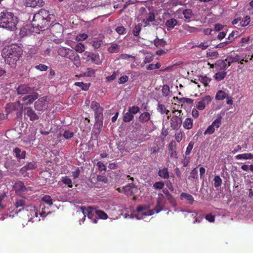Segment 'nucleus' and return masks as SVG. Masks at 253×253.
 <instances>
[{
  "label": "nucleus",
  "mask_w": 253,
  "mask_h": 253,
  "mask_svg": "<svg viewBox=\"0 0 253 253\" xmlns=\"http://www.w3.org/2000/svg\"><path fill=\"white\" fill-rule=\"evenodd\" d=\"M68 59L72 61L73 64H74V65H76V66H80L81 64L80 59V56L78 55L77 53Z\"/></svg>",
  "instance_id": "38"
},
{
  "label": "nucleus",
  "mask_w": 253,
  "mask_h": 253,
  "mask_svg": "<svg viewBox=\"0 0 253 253\" xmlns=\"http://www.w3.org/2000/svg\"><path fill=\"white\" fill-rule=\"evenodd\" d=\"M165 197L163 194H159V197L157 200V204L155 207L154 209H152V211H154V213H158L162 211L165 206Z\"/></svg>",
  "instance_id": "15"
},
{
  "label": "nucleus",
  "mask_w": 253,
  "mask_h": 253,
  "mask_svg": "<svg viewBox=\"0 0 253 253\" xmlns=\"http://www.w3.org/2000/svg\"><path fill=\"white\" fill-rule=\"evenodd\" d=\"M38 97V94L37 92H34L31 95H27L23 97L22 101L24 102L26 105L32 104L34 101L36 100Z\"/></svg>",
  "instance_id": "20"
},
{
  "label": "nucleus",
  "mask_w": 253,
  "mask_h": 253,
  "mask_svg": "<svg viewBox=\"0 0 253 253\" xmlns=\"http://www.w3.org/2000/svg\"><path fill=\"white\" fill-rule=\"evenodd\" d=\"M238 31H233L231 32V33L229 35L228 37V41L227 42H231L233 41L238 36Z\"/></svg>",
  "instance_id": "60"
},
{
  "label": "nucleus",
  "mask_w": 253,
  "mask_h": 253,
  "mask_svg": "<svg viewBox=\"0 0 253 253\" xmlns=\"http://www.w3.org/2000/svg\"><path fill=\"white\" fill-rule=\"evenodd\" d=\"M173 114L177 113L170 118V126L172 130H177L180 128L182 124V113L181 110H172Z\"/></svg>",
  "instance_id": "5"
},
{
  "label": "nucleus",
  "mask_w": 253,
  "mask_h": 253,
  "mask_svg": "<svg viewBox=\"0 0 253 253\" xmlns=\"http://www.w3.org/2000/svg\"><path fill=\"white\" fill-rule=\"evenodd\" d=\"M177 21L176 19H170L168 20L165 23L167 26V30L169 31L173 29L176 25Z\"/></svg>",
  "instance_id": "33"
},
{
  "label": "nucleus",
  "mask_w": 253,
  "mask_h": 253,
  "mask_svg": "<svg viewBox=\"0 0 253 253\" xmlns=\"http://www.w3.org/2000/svg\"><path fill=\"white\" fill-rule=\"evenodd\" d=\"M25 210L29 212V213H27V215L29 217V220L33 222L34 221L33 219L38 217V209L34 206H26V209Z\"/></svg>",
  "instance_id": "16"
},
{
  "label": "nucleus",
  "mask_w": 253,
  "mask_h": 253,
  "mask_svg": "<svg viewBox=\"0 0 253 253\" xmlns=\"http://www.w3.org/2000/svg\"><path fill=\"white\" fill-rule=\"evenodd\" d=\"M251 22V17L248 15L244 16L243 18H241V21H239V24L238 25L241 27H246L249 25Z\"/></svg>",
  "instance_id": "34"
},
{
  "label": "nucleus",
  "mask_w": 253,
  "mask_h": 253,
  "mask_svg": "<svg viewBox=\"0 0 253 253\" xmlns=\"http://www.w3.org/2000/svg\"><path fill=\"white\" fill-rule=\"evenodd\" d=\"M183 14L186 19H190L192 15V11L190 9H186L183 11Z\"/></svg>",
  "instance_id": "61"
},
{
  "label": "nucleus",
  "mask_w": 253,
  "mask_h": 253,
  "mask_svg": "<svg viewBox=\"0 0 253 253\" xmlns=\"http://www.w3.org/2000/svg\"><path fill=\"white\" fill-rule=\"evenodd\" d=\"M241 168L244 171H248L250 170L253 173V164L250 165H244L241 166Z\"/></svg>",
  "instance_id": "62"
},
{
  "label": "nucleus",
  "mask_w": 253,
  "mask_h": 253,
  "mask_svg": "<svg viewBox=\"0 0 253 253\" xmlns=\"http://www.w3.org/2000/svg\"><path fill=\"white\" fill-rule=\"evenodd\" d=\"M24 110L26 111V115L30 121L34 122L39 120V116L31 107L25 108Z\"/></svg>",
  "instance_id": "18"
},
{
  "label": "nucleus",
  "mask_w": 253,
  "mask_h": 253,
  "mask_svg": "<svg viewBox=\"0 0 253 253\" xmlns=\"http://www.w3.org/2000/svg\"><path fill=\"white\" fill-rule=\"evenodd\" d=\"M164 186L165 184L164 182H156L154 184L153 187L156 190H161L163 189Z\"/></svg>",
  "instance_id": "58"
},
{
  "label": "nucleus",
  "mask_w": 253,
  "mask_h": 253,
  "mask_svg": "<svg viewBox=\"0 0 253 253\" xmlns=\"http://www.w3.org/2000/svg\"><path fill=\"white\" fill-rule=\"evenodd\" d=\"M75 49L76 52L81 53L85 49V47L82 43H78L75 45Z\"/></svg>",
  "instance_id": "53"
},
{
  "label": "nucleus",
  "mask_w": 253,
  "mask_h": 253,
  "mask_svg": "<svg viewBox=\"0 0 253 253\" xmlns=\"http://www.w3.org/2000/svg\"><path fill=\"white\" fill-rule=\"evenodd\" d=\"M90 6V0H72L71 8L75 12L87 9Z\"/></svg>",
  "instance_id": "6"
},
{
  "label": "nucleus",
  "mask_w": 253,
  "mask_h": 253,
  "mask_svg": "<svg viewBox=\"0 0 253 253\" xmlns=\"http://www.w3.org/2000/svg\"><path fill=\"white\" fill-rule=\"evenodd\" d=\"M103 36L98 38H93L90 40V43L94 48L97 49L100 47L103 44Z\"/></svg>",
  "instance_id": "23"
},
{
  "label": "nucleus",
  "mask_w": 253,
  "mask_h": 253,
  "mask_svg": "<svg viewBox=\"0 0 253 253\" xmlns=\"http://www.w3.org/2000/svg\"><path fill=\"white\" fill-rule=\"evenodd\" d=\"M95 74V70L91 68H88L84 73V76L87 77H92Z\"/></svg>",
  "instance_id": "46"
},
{
  "label": "nucleus",
  "mask_w": 253,
  "mask_h": 253,
  "mask_svg": "<svg viewBox=\"0 0 253 253\" xmlns=\"http://www.w3.org/2000/svg\"><path fill=\"white\" fill-rule=\"evenodd\" d=\"M154 43L155 46H156L157 48L164 47L167 45L166 42L164 41L163 39H159V38L155 39L154 41Z\"/></svg>",
  "instance_id": "36"
},
{
  "label": "nucleus",
  "mask_w": 253,
  "mask_h": 253,
  "mask_svg": "<svg viewBox=\"0 0 253 253\" xmlns=\"http://www.w3.org/2000/svg\"><path fill=\"white\" fill-rule=\"evenodd\" d=\"M26 200L25 198H16L14 202V211L18 213L26 209Z\"/></svg>",
  "instance_id": "9"
},
{
  "label": "nucleus",
  "mask_w": 253,
  "mask_h": 253,
  "mask_svg": "<svg viewBox=\"0 0 253 253\" xmlns=\"http://www.w3.org/2000/svg\"><path fill=\"white\" fill-rule=\"evenodd\" d=\"M229 97V95L228 93H226L225 91L222 90H218L217 93H216L215 98V100H222L225 99H228Z\"/></svg>",
  "instance_id": "29"
},
{
  "label": "nucleus",
  "mask_w": 253,
  "mask_h": 253,
  "mask_svg": "<svg viewBox=\"0 0 253 253\" xmlns=\"http://www.w3.org/2000/svg\"><path fill=\"white\" fill-rule=\"evenodd\" d=\"M161 67V64L159 62H157L155 64H151L146 66V69L147 70H152L156 69H159Z\"/></svg>",
  "instance_id": "54"
},
{
  "label": "nucleus",
  "mask_w": 253,
  "mask_h": 253,
  "mask_svg": "<svg viewBox=\"0 0 253 253\" xmlns=\"http://www.w3.org/2000/svg\"><path fill=\"white\" fill-rule=\"evenodd\" d=\"M230 65V64L226 62L224 60H218L215 64V67L218 70H223L225 71Z\"/></svg>",
  "instance_id": "26"
},
{
  "label": "nucleus",
  "mask_w": 253,
  "mask_h": 253,
  "mask_svg": "<svg viewBox=\"0 0 253 253\" xmlns=\"http://www.w3.org/2000/svg\"><path fill=\"white\" fill-rule=\"evenodd\" d=\"M213 182H214V183H213L214 187L218 188L222 184V179L219 175H215L214 178H213Z\"/></svg>",
  "instance_id": "48"
},
{
  "label": "nucleus",
  "mask_w": 253,
  "mask_h": 253,
  "mask_svg": "<svg viewBox=\"0 0 253 253\" xmlns=\"http://www.w3.org/2000/svg\"><path fill=\"white\" fill-rule=\"evenodd\" d=\"M155 20V15L153 13H149L148 15H147L146 20H144V21L147 23V22H152Z\"/></svg>",
  "instance_id": "63"
},
{
  "label": "nucleus",
  "mask_w": 253,
  "mask_h": 253,
  "mask_svg": "<svg viewBox=\"0 0 253 253\" xmlns=\"http://www.w3.org/2000/svg\"><path fill=\"white\" fill-rule=\"evenodd\" d=\"M90 83H84L83 82H77L75 83V85H76L81 88V89L86 91L88 89L90 86Z\"/></svg>",
  "instance_id": "40"
},
{
  "label": "nucleus",
  "mask_w": 253,
  "mask_h": 253,
  "mask_svg": "<svg viewBox=\"0 0 253 253\" xmlns=\"http://www.w3.org/2000/svg\"><path fill=\"white\" fill-rule=\"evenodd\" d=\"M14 189L16 194L20 196L25 194L27 191V188L24 185V183L21 181L15 183Z\"/></svg>",
  "instance_id": "14"
},
{
  "label": "nucleus",
  "mask_w": 253,
  "mask_h": 253,
  "mask_svg": "<svg viewBox=\"0 0 253 253\" xmlns=\"http://www.w3.org/2000/svg\"><path fill=\"white\" fill-rule=\"evenodd\" d=\"M211 101V97L210 95H205L197 102L196 108L198 110H204L206 108V106L210 104Z\"/></svg>",
  "instance_id": "11"
},
{
  "label": "nucleus",
  "mask_w": 253,
  "mask_h": 253,
  "mask_svg": "<svg viewBox=\"0 0 253 253\" xmlns=\"http://www.w3.org/2000/svg\"><path fill=\"white\" fill-rule=\"evenodd\" d=\"M23 52L21 47L16 44L7 45L1 51V56L6 64L12 68L16 67L17 62L21 57Z\"/></svg>",
  "instance_id": "1"
},
{
  "label": "nucleus",
  "mask_w": 253,
  "mask_h": 253,
  "mask_svg": "<svg viewBox=\"0 0 253 253\" xmlns=\"http://www.w3.org/2000/svg\"><path fill=\"white\" fill-rule=\"evenodd\" d=\"M90 108L94 112L95 116V126L101 128L103 124V108L96 101H92L90 104Z\"/></svg>",
  "instance_id": "4"
},
{
  "label": "nucleus",
  "mask_w": 253,
  "mask_h": 253,
  "mask_svg": "<svg viewBox=\"0 0 253 253\" xmlns=\"http://www.w3.org/2000/svg\"><path fill=\"white\" fill-rule=\"evenodd\" d=\"M17 17L14 16L13 13L4 10L0 13V27L9 31L14 30L17 24Z\"/></svg>",
  "instance_id": "3"
},
{
  "label": "nucleus",
  "mask_w": 253,
  "mask_h": 253,
  "mask_svg": "<svg viewBox=\"0 0 253 253\" xmlns=\"http://www.w3.org/2000/svg\"><path fill=\"white\" fill-rule=\"evenodd\" d=\"M199 81L203 83L204 86H207L208 84L211 81V79L205 76H200L199 77Z\"/></svg>",
  "instance_id": "42"
},
{
  "label": "nucleus",
  "mask_w": 253,
  "mask_h": 253,
  "mask_svg": "<svg viewBox=\"0 0 253 253\" xmlns=\"http://www.w3.org/2000/svg\"><path fill=\"white\" fill-rule=\"evenodd\" d=\"M13 154L17 159L23 160L26 155V152L25 151H22L21 149L16 147L13 149Z\"/></svg>",
  "instance_id": "24"
},
{
  "label": "nucleus",
  "mask_w": 253,
  "mask_h": 253,
  "mask_svg": "<svg viewBox=\"0 0 253 253\" xmlns=\"http://www.w3.org/2000/svg\"><path fill=\"white\" fill-rule=\"evenodd\" d=\"M116 32L119 35L126 34V29L123 26H120L116 27Z\"/></svg>",
  "instance_id": "55"
},
{
  "label": "nucleus",
  "mask_w": 253,
  "mask_h": 253,
  "mask_svg": "<svg viewBox=\"0 0 253 253\" xmlns=\"http://www.w3.org/2000/svg\"><path fill=\"white\" fill-rule=\"evenodd\" d=\"M235 158L236 160H252L253 158V154L243 153L236 155Z\"/></svg>",
  "instance_id": "31"
},
{
  "label": "nucleus",
  "mask_w": 253,
  "mask_h": 253,
  "mask_svg": "<svg viewBox=\"0 0 253 253\" xmlns=\"http://www.w3.org/2000/svg\"><path fill=\"white\" fill-rule=\"evenodd\" d=\"M49 102L47 101L46 97H42L36 101L34 104V107L38 111H44L48 108Z\"/></svg>",
  "instance_id": "8"
},
{
  "label": "nucleus",
  "mask_w": 253,
  "mask_h": 253,
  "mask_svg": "<svg viewBox=\"0 0 253 253\" xmlns=\"http://www.w3.org/2000/svg\"><path fill=\"white\" fill-rule=\"evenodd\" d=\"M134 114L129 113L128 112L124 114L123 121L124 122H129L133 120Z\"/></svg>",
  "instance_id": "45"
},
{
  "label": "nucleus",
  "mask_w": 253,
  "mask_h": 253,
  "mask_svg": "<svg viewBox=\"0 0 253 253\" xmlns=\"http://www.w3.org/2000/svg\"><path fill=\"white\" fill-rule=\"evenodd\" d=\"M108 51L111 53L119 52L120 51V46L116 43H112L110 46L108 47Z\"/></svg>",
  "instance_id": "37"
},
{
  "label": "nucleus",
  "mask_w": 253,
  "mask_h": 253,
  "mask_svg": "<svg viewBox=\"0 0 253 253\" xmlns=\"http://www.w3.org/2000/svg\"><path fill=\"white\" fill-rule=\"evenodd\" d=\"M224 61L231 65V64L233 63L243 61H244V58H242L241 56L238 54H236L235 55L231 54L226 57Z\"/></svg>",
  "instance_id": "22"
},
{
  "label": "nucleus",
  "mask_w": 253,
  "mask_h": 253,
  "mask_svg": "<svg viewBox=\"0 0 253 253\" xmlns=\"http://www.w3.org/2000/svg\"><path fill=\"white\" fill-rule=\"evenodd\" d=\"M95 215L100 219H106L108 218V215L102 211L96 210Z\"/></svg>",
  "instance_id": "47"
},
{
  "label": "nucleus",
  "mask_w": 253,
  "mask_h": 253,
  "mask_svg": "<svg viewBox=\"0 0 253 253\" xmlns=\"http://www.w3.org/2000/svg\"><path fill=\"white\" fill-rule=\"evenodd\" d=\"M22 106L19 101H15L13 103L6 105V110L7 113H10L15 111L20 110L22 109Z\"/></svg>",
  "instance_id": "17"
},
{
  "label": "nucleus",
  "mask_w": 253,
  "mask_h": 253,
  "mask_svg": "<svg viewBox=\"0 0 253 253\" xmlns=\"http://www.w3.org/2000/svg\"><path fill=\"white\" fill-rule=\"evenodd\" d=\"M80 210L84 215H85V216H87L88 218L92 219L93 223H97L98 218L96 217L94 218L96 210L95 208L91 206H88V207L81 206L80 207Z\"/></svg>",
  "instance_id": "7"
},
{
  "label": "nucleus",
  "mask_w": 253,
  "mask_h": 253,
  "mask_svg": "<svg viewBox=\"0 0 253 253\" xmlns=\"http://www.w3.org/2000/svg\"><path fill=\"white\" fill-rule=\"evenodd\" d=\"M140 109L137 106H133L128 108V113L131 114H136L139 112Z\"/></svg>",
  "instance_id": "57"
},
{
  "label": "nucleus",
  "mask_w": 253,
  "mask_h": 253,
  "mask_svg": "<svg viewBox=\"0 0 253 253\" xmlns=\"http://www.w3.org/2000/svg\"><path fill=\"white\" fill-rule=\"evenodd\" d=\"M141 30V23L138 24L135 27H134L133 30V34L134 36H138L139 33Z\"/></svg>",
  "instance_id": "49"
},
{
  "label": "nucleus",
  "mask_w": 253,
  "mask_h": 253,
  "mask_svg": "<svg viewBox=\"0 0 253 253\" xmlns=\"http://www.w3.org/2000/svg\"><path fill=\"white\" fill-rule=\"evenodd\" d=\"M48 28L53 36L57 37L61 36L63 33V27L60 23H55L52 25L50 24Z\"/></svg>",
  "instance_id": "10"
},
{
  "label": "nucleus",
  "mask_w": 253,
  "mask_h": 253,
  "mask_svg": "<svg viewBox=\"0 0 253 253\" xmlns=\"http://www.w3.org/2000/svg\"><path fill=\"white\" fill-rule=\"evenodd\" d=\"M158 175L161 178L167 179L169 178V173L167 168H164L163 169H160L158 172Z\"/></svg>",
  "instance_id": "30"
},
{
  "label": "nucleus",
  "mask_w": 253,
  "mask_h": 253,
  "mask_svg": "<svg viewBox=\"0 0 253 253\" xmlns=\"http://www.w3.org/2000/svg\"><path fill=\"white\" fill-rule=\"evenodd\" d=\"M61 181L63 184L68 186V187L71 188L73 187L72 181L68 176H63L61 178Z\"/></svg>",
  "instance_id": "44"
},
{
  "label": "nucleus",
  "mask_w": 253,
  "mask_h": 253,
  "mask_svg": "<svg viewBox=\"0 0 253 253\" xmlns=\"http://www.w3.org/2000/svg\"><path fill=\"white\" fill-rule=\"evenodd\" d=\"M42 200L49 206H51L53 204L52 198L48 195L43 196V197L42 198Z\"/></svg>",
  "instance_id": "51"
},
{
  "label": "nucleus",
  "mask_w": 253,
  "mask_h": 253,
  "mask_svg": "<svg viewBox=\"0 0 253 253\" xmlns=\"http://www.w3.org/2000/svg\"><path fill=\"white\" fill-rule=\"evenodd\" d=\"M123 192L127 196H132L137 192V188L133 183L131 182L123 188Z\"/></svg>",
  "instance_id": "19"
},
{
  "label": "nucleus",
  "mask_w": 253,
  "mask_h": 253,
  "mask_svg": "<svg viewBox=\"0 0 253 253\" xmlns=\"http://www.w3.org/2000/svg\"><path fill=\"white\" fill-rule=\"evenodd\" d=\"M215 127L211 126V125L208 126V128L206 130H205V132H204V134L205 135H211L212 134L215 130Z\"/></svg>",
  "instance_id": "52"
},
{
  "label": "nucleus",
  "mask_w": 253,
  "mask_h": 253,
  "mask_svg": "<svg viewBox=\"0 0 253 253\" xmlns=\"http://www.w3.org/2000/svg\"><path fill=\"white\" fill-rule=\"evenodd\" d=\"M37 168V163L36 162L33 161L32 162H30L27 165H25V166L23 167L22 169L24 170H31Z\"/></svg>",
  "instance_id": "43"
},
{
  "label": "nucleus",
  "mask_w": 253,
  "mask_h": 253,
  "mask_svg": "<svg viewBox=\"0 0 253 253\" xmlns=\"http://www.w3.org/2000/svg\"><path fill=\"white\" fill-rule=\"evenodd\" d=\"M27 6L35 7L37 6H42L44 4V1L42 0H27Z\"/></svg>",
  "instance_id": "28"
},
{
  "label": "nucleus",
  "mask_w": 253,
  "mask_h": 253,
  "mask_svg": "<svg viewBox=\"0 0 253 253\" xmlns=\"http://www.w3.org/2000/svg\"><path fill=\"white\" fill-rule=\"evenodd\" d=\"M198 178V171L196 169H194L191 171L190 173V175L189 176V180H195V179H197Z\"/></svg>",
  "instance_id": "50"
},
{
  "label": "nucleus",
  "mask_w": 253,
  "mask_h": 253,
  "mask_svg": "<svg viewBox=\"0 0 253 253\" xmlns=\"http://www.w3.org/2000/svg\"><path fill=\"white\" fill-rule=\"evenodd\" d=\"M162 94L165 96H168L169 94V87L168 85H164L162 87Z\"/></svg>",
  "instance_id": "59"
},
{
  "label": "nucleus",
  "mask_w": 253,
  "mask_h": 253,
  "mask_svg": "<svg viewBox=\"0 0 253 253\" xmlns=\"http://www.w3.org/2000/svg\"><path fill=\"white\" fill-rule=\"evenodd\" d=\"M53 19V15L50 14L49 11L42 9L33 17L32 27L40 31H44L49 28L50 21Z\"/></svg>",
  "instance_id": "2"
},
{
  "label": "nucleus",
  "mask_w": 253,
  "mask_h": 253,
  "mask_svg": "<svg viewBox=\"0 0 253 253\" xmlns=\"http://www.w3.org/2000/svg\"><path fill=\"white\" fill-rule=\"evenodd\" d=\"M120 58L123 60H128L129 59H131L133 62L136 60V57L126 54H121Z\"/></svg>",
  "instance_id": "56"
},
{
  "label": "nucleus",
  "mask_w": 253,
  "mask_h": 253,
  "mask_svg": "<svg viewBox=\"0 0 253 253\" xmlns=\"http://www.w3.org/2000/svg\"><path fill=\"white\" fill-rule=\"evenodd\" d=\"M17 93L19 95H26L30 93L32 89L27 85H20L16 89Z\"/></svg>",
  "instance_id": "21"
},
{
  "label": "nucleus",
  "mask_w": 253,
  "mask_h": 253,
  "mask_svg": "<svg viewBox=\"0 0 253 253\" xmlns=\"http://www.w3.org/2000/svg\"><path fill=\"white\" fill-rule=\"evenodd\" d=\"M157 110L159 113H160V114H165L167 115V119H169V111L164 105L161 103H159L158 105H157Z\"/></svg>",
  "instance_id": "25"
},
{
  "label": "nucleus",
  "mask_w": 253,
  "mask_h": 253,
  "mask_svg": "<svg viewBox=\"0 0 253 253\" xmlns=\"http://www.w3.org/2000/svg\"><path fill=\"white\" fill-rule=\"evenodd\" d=\"M184 128L187 129H190L193 127V120L191 118H187L185 119L184 124H183Z\"/></svg>",
  "instance_id": "35"
},
{
  "label": "nucleus",
  "mask_w": 253,
  "mask_h": 253,
  "mask_svg": "<svg viewBox=\"0 0 253 253\" xmlns=\"http://www.w3.org/2000/svg\"><path fill=\"white\" fill-rule=\"evenodd\" d=\"M151 118V115L148 112H145L141 113L140 115H139L138 120L139 122L144 124L149 122Z\"/></svg>",
  "instance_id": "27"
},
{
  "label": "nucleus",
  "mask_w": 253,
  "mask_h": 253,
  "mask_svg": "<svg viewBox=\"0 0 253 253\" xmlns=\"http://www.w3.org/2000/svg\"><path fill=\"white\" fill-rule=\"evenodd\" d=\"M226 72H217L214 75H213V77H214V79H215L216 81L219 82L224 79L225 77H226Z\"/></svg>",
  "instance_id": "41"
},
{
  "label": "nucleus",
  "mask_w": 253,
  "mask_h": 253,
  "mask_svg": "<svg viewBox=\"0 0 253 253\" xmlns=\"http://www.w3.org/2000/svg\"><path fill=\"white\" fill-rule=\"evenodd\" d=\"M119 73V71L118 70L116 72H114L113 73V74H112L111 76L106 77V82H111V81L114 80L115 79H116L117 75V73Z\"/></svg>",
  "instance_id": "64"
},
{
  "label": "nucleus",
  "mask_w": 253,
  "mask_h": 253,
  "mask_svg": "<svg viewBox=\"0 0 253 253\" xmlns=\"http://www.w3.org/2000/svg\"><path fill=\"white\" fill-rule=\"evenodd\" d=\"M150 206L149 205H141L137 207L136 211L139 214L145 216H150L154 214V211L149 209Z\"/></svg>",
  "instance_id": "13"
},
{
  "label": "nucleus",
  "mask_w": 253,
  "mask_h": 253,
  "mask_svg": "<svg viewBox=\"0 0 253 253\" xmlns=\"http://www.w3.org/2000/svg\"><path fill=\"white\" fill-rule=\"evenodd\" d=\"M180 199H185L190 205H192L194 202V198L193 196L190 194L182 192L180 195Z\"/></svg>",
  "instance_id": "32"
},
{
  "label": "nucleus",
  "mask_w": 253,
  "mask_h": 253,
  "mask_svg": "<svg viewBox=\"0 0 253 253\" xmlns=\"http://www.w3.org/2000/svg\"><path fill=\"white\" fill-rule=\"evenodd\" d=\"M221 116L219 114L217 115V118L214 120L211 124V126H212L216 128H218L221 125Z\"/></svg>",
  "instance_id": "39"
},
{
  "label": "nucleus",
  "mask_w": 253,
  "mask_h": 253,
  "mask_svg": "<svg viewBox=\"0 0 253 253\" xmlns=\"http://www.w3.org/2000/svg\"><path fill=\"white\" fill-rule=\"evenodd\" d=\"M57 53L58 55L67 59L76 54V52L75 51L71 49L70 48L63 46H61L58 49Z\"/></svg>",
  "instance_id": "12"
}]
</instances>
